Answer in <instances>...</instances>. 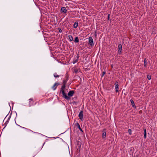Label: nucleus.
<instances>
[{
	"label": "nucleus",
	"mask_w": 157,
	"mask_h": 157,
	"mask_svg": "<svg viewBox=\"0 0 157 157\" xmlns=\"http://www.w3.org/2000/svg\"><path fill=\"white\" fill-rule=\"evenodd\" d=\"M60 93H62L63 94L62 97L64 98L66 100H70L71 99V98L68 97L67 95V94L65 92L64 90H60Z\"/></svg>",
	"instance_id": "nucleus-1"
},
{
	"label": "nucleus",
	"mask_w": 157,
	"mask_h": 157,
	"mask_svg": "<svg viewBox=\"0 0 157 157\" xmlns=\"http://www.w3.org/2000/svg\"><path fill=\"white\" fill-rule=\"evenodd\" d=\"M88 44L92 47L94 45L93 40L92 37H90L89 38Z\"/></svg>",
	"instance_id": "nucleus-2"
},
{
	"label": "nucleus",
	"mask_w": 157,
	"mask_h": 157,
	"mask_svg": "<svg viewBox=\"0 0 157 157\" xmlns=\"http://www.w3.org/2000/svg\"><path fill=\"white\" fill-rule=\"evenodd\" d=\"M78 116L79 119L82 121L83 119V111H81L79 113Z\"/></svg>",
	"instance_id": "nucleus-3"
},
{
	"label": "nucleus",
	"mask_w": 157,
	"mask_h": 157,
	"mask_svg": "<svg viewBox=\"0 0 157 157\" xmlns=\"http://www.w3.org/2000/svg\"><path fill=\"white\" fill-rule=\"evenodd\" d=\"M115 91L116 93L119 92V85L118 82L116 81L115 83Z\"/></svg>",
	"instance_id": "nucleus-4"
},
{
	"label": "nucleus",
	"mask_w": 157,
	"mask_h": 157,
	"mask_svg": "<svg viewBox=\"0 0 157 157\" xmlns=\"http://www.w3.org/2000/svg\"><path fill=\"white\" fill-rule=\"evenodd\" d=\"M75 90H71L67 94L68 97H72L73 95V94L75 93Z\"/></svg>",
	"instance_id": "nucleus-5"
},
{
	"label": "nucleus",
	"mask_w": 157,
	"mask_h": 157,
	"mask_svg": "<svg viewBox=\"0 0 157 157\" xmlns=\"http://www.w3.org/2000/svg\"><path fill=\"white\" fill-rule=\"evenodd\" d=\"M75 126L77 127L78 128L79 130L82 132H83V131L81 128L80 125L78 122H77L75 124Z\"/></svg>",
	"instance_id": "nucleus-6"
},
{
	"label": "nucleus",
	"mask_w": 157,
	"mask_h": 157,
	"mask_svg": "<svg viewBox=\"0 0 157 157\" xmlns=\"http://www.w3.org/2000/svg\"><path fill=\"white\" fill-rule=\"evenodd\" d=\"M59 85V82H56L54 84V85L52 87V89L54 90H55L57 87V86L58 85Z\"/></svg>",
	"instance_id": "nucleus-7"
},
{
	"label": "nucleus",
	"mask_w": 157,
	"mask_h": 157,
	"mask_svg": "<svg viewBox=\"0 0 157 157\" xmlns=\"http://www.w3.org/2000/svg\"><path fill=\"white\" fill-rule=\"evenodd\" d=\"M106 136V130L104 129L102 131V137L103 139L105 138Z\"/></svg>",
	"instance_id": "nucleus-8"
},
{
	"label": "nucleus",
	"mask_w": 157,
	"mask_h": 157,
	"mask_svg": "<svg viewBox=\"0 0 157 157\" xmlns=\"http://www.w3.org/2000/svg\"><path fill=\"white\" fill-rule=\"evenodd\" d=\"M81 145V144L80 143L78 142V143L76 144V147L77 148V150H78V149H79V151H80V150Z\"/></svg>",
	"instance_id": "nucleus-9"
},
{
	"label": "nucleus",
	"mask_w": 157,
	"mask_h": 157,
	"mask_svg": "<svg viewBox=\"0 0 157 157\" xmlns=\"http://www.w3.org/2000/svg\"><path fill=\"white\" fill-rule=\"evenodd\" d=\"M33 104V99L32 98H30L29 99V104L28 106H31Z\"/></svg>",
	"instance_id": "nucleus-10"
},
{
	"label": "nucleus",
	"mask_w": 157,
	"mask_h": 157,
	"mask_svg": "<svg viewBox=\"0 0 157 157\" xmlns=\"http://www.w3.org/2000/svg\"><path fill=\"white\" fill-rule=\"evenodd\" d=\"M61 10L62 11V12L63 13H66L67 11V10L66 8L64 7H62L61 9Z\"/></svg>",
	"instance_id": "nucleus-11"
},
{
	"label": "nucleus",
	"mask_w": 157,
	"mask_h": 157,
	"mask_svg": "<svg viewBox=\"0 0 157 157\" xmlns=\"http://www.w3.org/2000/svg\"><path fill=\"white\" fill-rule=\"evenodd\" d=\"M130 101L131 102V105H132V107L133 108H134L135 109H136V107L135 105V103H134V101H133V100L132 99H131L130 100Z\"/></svg>",
	"instance_id": "nucleus-12"
},
{
	"label": "nucleus",
	"mask_w": 157,
	"mask_h": 157,
	"mask_svg": "<svg viewBox=\"0 0 157 157\" xmlns=\"http://www.w3.org/2000/svg\"><path fill=\"white\" fill-rule=\"evenodd\" d=\"M74 41L75 43H78L79 41L78 37L77 36L75 37V40H74Z\"/></svg>",
	"instance_id": "nucleus-13"
},
{
	"label": "nucleus",
	"mask_w": 157,
	"mask_h": 157,
	"mask_svg": "<svg viewBox=\"0 0 157 157\" xmlns=\"http://www.w3.org/2000/svg\"><path fill=\"white\" fill-rule=\"evenodd\" d=\"M78 22H75L74 25H73V26H74V28H77V27H78Z\"/></svg>",
	"instance_id": "nucleus-14"
},
{
	"label": "nucleus",
	"mask_w": 157,
	"mask_h": 157,
	"mask_svg": "<svg viewBox=\"0 0 157 157\" xmlns=\"http://www.w3.org/2000/svg\"><path fill=\"white\" fill-rule=\"evenodd\" d=\"M144 137L145 139H146V130L145 128H144Z\"/></svg>",
	"instance_id": "nucleus-15"
},
{
	"label": "nucleus",
	"mask_w": 157,
	"mask_h": 157,
	"mask_svg": "<svg viewBox=\"0 0 157 157\" xmlns=\"http://www.w3.org/2000/svg\"><path fill=\"white\" fill-rule=\"evenodd\" d=\"M68 38L69 40L70 41H71L73 40V38L71 35H70L68 36Z\"/></svg>",
	"instance_id": "nucleus-16"
},
{
	"label": "nucleus",
	"mask_w": 157,
	"mask_h": 157,
	"mask_svg": "<svg viewBox=\"0 0 157 157\" xmlns=\"http://www.w3.org/2000/svg\"><path fill=\"white\" fill-rule=\"evenodd\" d=\"M65 87H66V85L63 84V86H62V87L60 89V90H64L65 88Z\"/></svg>",
	"instance_id": "nucleus-17"
},
{
	"label": "nucleus",
	"mask_w": 157,
	"mask_h": 157,
	"mask_svg": "<svg viewBox=\"0 0 157 157\" xmlns=\"http://www.w3.org/2000/svg\"><path fill=\"white\" fill-rule=\"evenodd\" d=\"M69 75L67 73L66 74V76H65V78H66V80H67V81L68 80V78H69Z\"/></svg>",
	"instance_id": "nucleus-18"
},
{
	"label": "nucleus",
	"mask_w": 157,
	"mask_h": 157,
	"mask_svg": "<svg viewBox=\"0 0 157 157\" xmlns=\"http://www.w3.org/2000/svg\"><path fill=\"white\" fill-rule=\"evenodd\" d=\"M144 67H147V60L146 58H145L144 60Z\"/></svg>",
	"instance_id": "nucleus-19"
},
{
	"label": "nucleus",
	"mask_w": 157,
	"mask_h": 157,
	"mask_svg": "<svg viewBox=\"0 0 157 157\" xmlns=\"http://www.w3.org/2000/svg\"><path fill=\"white\" fill-rule=\"evenodd\" d=\"M54 76L55 78H58L59 77V75H57V73H55L54 74Z\"/></svg>",
	"instance_id": "nucleus-20"
},
{
	"label": "nucleus",
	"mask_w": 157,
	"mask_h": 157,
	"mask_svg": "<svg viewBox=\"0 0 157 157\" xmlns=\"http://www.w3.org/2000/svg\"><path fill=\"white\" fill-rule=\"evenodd\" d=\"M118 49H122V45L121 44H119L118 45Z\"/></svg>",
	"instance_id": "nucleus-21"
},
{
	"label": "nucleus",
	"mask_w": 157,
	"mask_h": 157,
	"mask_svg": "<svg viewBox=\"0 0 157 157\" xmlns=\"http://www.w3.org/2000/svg\"><path fill=\"white\" fill-rule=\"evenodd\" d=\"M67 80H66L65 79H64L63 80V85H66V84L67 82Z\"/></svg>",
	"instance_id": "nucleus-22"
},
{
	"label": "nucleus",
	"mask_w": 157,
	"mask_h": 157,
	"mask_svg": "<svg viewBox=\"0 0 157 157\" xmlns=\"http://www.w3.org/2000/svg\"><path fill=\"white\" fill-rule=\"evenodd\" d=\"M122 49H118V53L119 54H121V53L122 52Z\"/></svg>",
	"instance_id": "nucleus-23"
},
{
	"label": "nucleus",
	"mask_w": 157,
	"mask_h": 157,
	"mask_svg": "<svg viewBox=\"0 0 157 157\" xmlns=\"http://www.w3.org/2000/svg\"><path fill=\"white\" fill-rule=\"evenodd\" d=\"M147 77L148 80H150L151 79V76L149 75H147Z\"/></svg>",
	"instance_id": "nucleus-24"
},
{
	"label": "nucleus",
	"mask_w": 157,
	"mask_h": 157,
	"mask_svg": "<svg viewBox=\"0 0 157 157\" xmlns=\"http://www.w3.org/2000/svg\"><path fill=\"white\" fill-rule=\"evenodd\" d=\"M128 132L130 135H131L132 134V130L131 129H129L128 130Z\"/></svg>",
	"instance_id": "nucleus-25"
},
{
	"label": "nucleus",
	"mask_w": 157,
	"mask_h": 157,
	"mask_svg": "<svg viewBox=\"0 0 157 157\" xmlns=\"http://www.w3.org/2000/svg\"><path fill=\"white\" fill-rule=\"evenodd\" d=\"M78 59H76L75 60H73V63L74 64V63H76L78 62Z\"/></svg>",
	"instance_id": "nucleus-26"
},
{
	"label": "nucleus",
	"mask_w": 157,
	"mask_h": 157,
	"mask_svg": "<svg viewBox=\"0 0 157 157\" xmlns=\"http://www.w3.org/2000/svg\"><path fill=\"white\" fill-rule=\"evenodd\" d=\"M74 71L75 73H77L78 72V70L76 68L74 69Z\"/></svg>",
	"instance_id": "nucleus-27"
},
{
	"label": "nucleus",
	"mask_w": 157,
	"mask_h": 157,
	"mask_svg": "<svg viewBox=\"0 0 157 157\" xmlns=\"http://www.w3.org/2000/svg\"><path fill=\"white\" fill-rule=\"evenodd\" d=\"M105 72L103 71L101 74V77H103L104 76V75L105 74Z\"/></svg>",
	"instance_id": "nucleus-28"
},
{
	"label": "nucleus",
	"mask_w": 157,
	"mask_h": 157,
	"mask_svg": "<svg viewBox=\"0 0 157 157\" xmlns=\"http://www.w3.org/2000/svg\"><path fill=\"white\" fill-rule=\"evenodd\" d=\"M77 103V102L75 100H73L72 102V103L73 104H76Z\"/></svg>",
	"instance_id": "nucleus-29"
},
{
	"label": "nucleus",
	"mask_w": 157,
	"mask_h": 157,
	"mask_svg": "<svg viewBox=\"0 0 157 157\" xmlns=\"http://www.w3.org/2000/svg\"><path fill=\"white\" fill-rule=\"evenodd\" d=\"M79 52H78L77 55V59H78V58H79Z\"/></svg>",
	"instance_id": "nucleus-30"
},
{
	"label": "nucleus",
	"mask_w": 157,
	"mask_h": 157,
	"mask_svg": "<svg viewBox=\"0 0 157 157\" xmlns=\"http://www.w3.org/2000/svg\"><path fill=\"white\" fill-rule=\"evenodd\" d=\"M58 29L59 30V33H61L62 32V30L60 28H58Z\"/></svg>",
	"instance_id": "nucleus-31"
},
{
	"label": "nucleus",
	"mask_w": 157,
	"mask_h": 157,
	"mask_svg": "<svg viewBox=\"0 0 157 157\" xmlns=\"http://www.w3.org/2000/svg\"><path fill=\"white\" fill-rule=\"evenodd\" d=\"M109 18H110V14H109L108 15V20H109Z\"/></svg>",
	"instance_id": "nucleus-32"
},
{
	"label": "nucleus",
	"mask_w": 157,
	"mask_h": 157,
	"mask_svg": "<svg viewBox=\"0 0 157 157\" xmlns=\"http://www.w3.org/2000/svg\"><path fill=\"white\" fill-rule=\"evenodd\" d=\"M72 99H73L74 100H76L77 99V97H75L72 98Z\"/></svg>",
	"instance_id": "nucleus-33"
},
{
	"label": "nucleus",
	"mask_w": 157,
	"mask_h": 157,
	"mask_svg": "<svg viewBox=\"0 0 157 157\" xmlns=\"http://www.w3.org/2000/svg\"><path fill=\"white\" fill-rule=\"evenodd\" d=\"M142 110H140V111H139V113H142Z\"/></svg>",
	"instance_id": "nucleus-34"
},
{
	"label": "nucleus",
	"mask_w": 157,
	"mask_h": 157,
	"mask_svg": "<svg viewBox=\"0 0 157 157\" xmlns=\"http://www.w3.org/2000/svg\"><path fill=\"white\" fill-rule=\"evenodd\" d=\"M113 67V65H111V67H112V68Z\"/></svg>",
	"instance_id": "nucleus-35"
},
{
	"label": "nucleus",
	"mask_w": 157,
	"mask_h": 157,
	"mask_svg": "<svg viewBox=\"0 0 157 157\" xmlns=\"http://www.w3.org/2000/svg\"><path fill=\"white\" fill-rule=\"evenodd\" d=\"M95 36H97V34H96V33L95 34Z\"/></svg>",
	"instance_id": "nucleus-36"
}]
</instances>
